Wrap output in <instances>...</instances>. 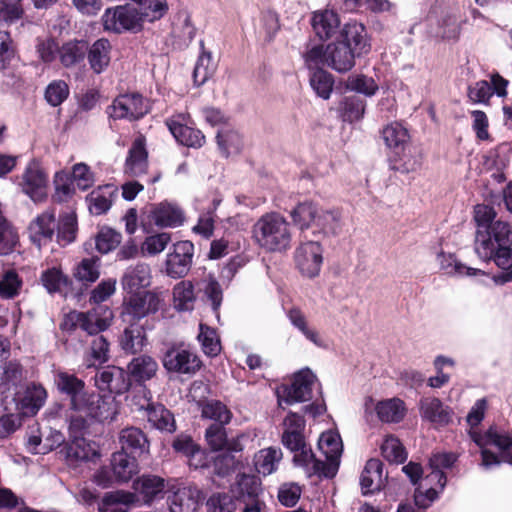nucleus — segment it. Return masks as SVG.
I'll list each match as a JSON object with an SVG mask.
<instances>
[{"mask_svg":"<svg viewBox=\"0 0 512 512\" xmlns=\"http://www.w3.org/2000/svg\"><path fill=\"white\" fill-rule=\"evenodd\" d=\"M254 243L265 252L282 253L290 249L292 230L290 222L278 212H267L252 226Z\"/></svg>","mask_w":512,"mask_h":512,"instance_id":"nucleus-1","label":"nucleus"},{"mask_svg":"<svg viewBox=\"0 0 512 512\" xmlns=\"http://www.w3.org/2000/svg\"><path fill=\"white\" fill-rule=\"evenodd\" d=\"M69 410L71 423L77 428H84L94 421L113 419L116 414L113 400L87 390L69 403Z\"/></svg>","mask_w":512,"mask_h":512,"instance_id":"nucleus-2","label":"nucleus"},{"mask_svg":"<svg viewBox=\"0 0 512 512\" xmlns=\"http://www.w3.org/2000/svg\"><path fill=\"white\" fill-rule=\"evenodd\" d=\"M495 237L490 239L491 254L479 256L484 261L494 260L495 264L505 272L494 276L496 284L512 281V229L509 224H497L494 228Z\"/></svg>","mask_w":512,"mask_h":512,"instance_id":"nucleus-3","label":"nucleus"},{"mask_svg":"<svg viewBox=\"0 0 512 512\" xmlns=\"http://www.w3.org/2000/svg\"><path fill=\"white\" fill-rule=\"evenodd\" d=\"M113 312L107 306H97L87 312L71 311L65 315L60 328L71 332L81 328L89 335L99 334L106 330L112 322Z\"/></svg>","mask_w":512,"mask_h":512,"instance_id":"nucleus-4","label":"nucleus"},{"mask_svg":"<svg viewBox=\"0 0 512 512\" xmlns=\"http://www.w3.org/2000/svg\"><path fill=\"white\" fill-rule=\"evenodd\" d=\"M324 249L318 240L301 241L293 252L298 272L305 278L313 279L320 274Z\"/></svg>","mask_w":512,"mask_h":512,"instance_id":"nucleus-5","label":"nucleus"},{"mask_svg":"<svg viewBox=\"0 0 512 512\" xmlns=\"http://www.w3.org/2000/svg\"><path fill=\"white\" fill-rule=\"evenodd\" d=\"M496 213L494 209L488 205L479 204L474 209V219L477 223V231L475 235L474 249L478 256L487 257L491 254L490 239L495 237L497 224H507L506 222L494 221Z\"/></svg>","mask_w":512,"mask_h":512,"instance_id":"nucleus-6","label":"nucleus"},{"mask_svg":"<svg viewBox=\"0 0 512 512\" xmlns=\"http://www.w3.org/2000/svg\"><path fill=\"white\" fill-rule=\"evenodd\" d=\"M49 176L38 161L32 160L25 167L19 186L33 202H44L48 197Z\"/></svg>","mask_w":512,"mask_h":512,"instance_id":"nucleus-7","label":"nucleus"},{"mask_svg":"<svg viewBox=\"0 0 512 512\" xmlns=\"http://www.w3.org/2000/svg\"><path fill=\"white\" fill-rule=\"evenodd\" d=\"M102 21L105 30L120 33L139 29L147 19L142 15V9L127 5L106 9Z\"/></svg>","mask_w":512,"mask_h":512,"instance_id":"nucleus-8","label":"nucleus"},{"mask_svg":"<svg viewBox=\"0 0 512 512\" xmlns=\"http://www.w3.org/2000/svg\"><path fill=\"white\" fill-rule=\"evenodd\" d=\"M150 110L149 102L138 93L123 94L116 97L107 107V114L114 120H138Z\"/></svg>","mask_w":512,"mask_h":512,"instance_id":"nucleus-9","label":"nucleus"},{"mask_svg":"<svg viewBox=\"0 0 512 512\" xmlns=\"http://www.w3.org/2000/svg\"><path fill=\"white\" fill-rule=\"evenodd\" d=\"M162 365L167 372L192 375L201 366L198 356L183 345H172L161 357Z\"/></svg>","mask_w":512,"mask_h":512,"instance_id":"nucleus-10","label":"nucleus"},{"mask_svg":"<svg viewBox=\"0 0 512 512\" xmlns=\"http://www.w3.org/2000/svg\"><path fill=\"white\" fill-rule=\"evenodd\" d=\"M472 440L481 448L482 466L491 468L499 465L498 456L487 449L488 445H494L500 450H508L512 446V437L507 432H502L491 427L485 434L470 432Z\"/></svg>","mask_w":512,"mask_h":512,"instance_id":"nucleus-11","label":"nucleus"},{"mask_svg":"<svg viewBox=\"0 0 512 512\" xmlns=\"http://www.w3.org/2000/svg\"><path fill=\"white\" fill-rule=\"evenodd\" d=\"M47 392L40 384L31 383L19 388L13 397L15 410L22 416H34L45 404Z\"/></svg>","mask_w":512,"mask_h":512,"instance_id":"nucleus-12","label":"nucleus"},{"mask_svg":"<svg viewBox=\"0 0 512 512\" xmlns=\"http://www.w3.org/2000/svg\"><path fill=\"white\" fill-rule=\"evenodd\" d=\"M194 245L190 241H179L173 244L172 250L167 254L165 270L172 278H181L187 275L192 265Z\"/></svg>","mask_w":512,"mask_h":512,"instance_id":"nucleus-13","label":"nucleus"},{"mask_svg":"<svg viewBox=\"0 0 512 512\" xmlns=\"http://www.w3.org/2000/svg\"><path fill=\"white\" fill-rule=\"evenodd\" d=\"M161 303L160 297L151 291L133 293L124 307V320H140L149 314L156 313Z\"/></svg>","mask_w":512,"mask_h":512,"instance_id":"nucleus-14","label":"nucleus"},{"mask_svg":"<svg viewBox=\"0 0 512 512\" xmlns=\"http://www.w3.org/2000/svg\"><path fill=\"white\" fill-rule=\"evenodd\" d=\"M509 82L498 73L490 75V82L479 80L468 87V97L473 103L487 104L493 94L498 97L507 95Z\"/></svg>","mask_w":512,"mask_h":512,"instance_id":"nucleus-15","label":"nucleus"},{"mask_svg":"<svg viewBox=\"0 0 512 512\" xmlns=\"http://www.w3.org/2000/svg\"><path fill=\"white\" fill-rule=\"evenodd\" d=\"M56 227L55 211L47 209L30 222L28 226L29 239L38 249H41L52 241Z\"/></svg>","mask_w":512,"mask_h":512,"instance_id":"nucleus-16","label":"nucleus"},{"mask_svg":"<svg viewBox=\"0 0 512 512\" xmlns=\"http://www.w3.org/2000/svg\"><path fill=\"white\" fill-rule=\"evenodd\" d=\"M94 379L95 385L100 391L122 394L130 387V379L126 371L114 365L99 370Z\"/></svg>","mask_w":512,"mask_h":512,"instance_id":"nucleus-17","label":"nucleus"},{"mask_svg":"<svg viewBox=\"0 0 512 512\" xmlns=\"http://www.w3.org/2000/svg\"><path fill=\"white\" fill-rule=\"evenodd\" d=\"M318 447L325 457L323 461L326 465V478H332L338 471L343 450L340 435L334 431L323 432L319 438Z\"/></svg>","mask_w":512,"mask_h":512,"instance_id":"nucleus-18","label":"nucleus"},{"mask_svg":"<svg viewBox=\"0 0 512 512\" xmlns=\"http://www.w3.org/2000/svg\"><path fill=\"white\" fill-rule=\"evenodd\" d=\"M338 41L350 47L356 57L367 54L371 49L365 26L357 22L346 23L340 31Z\"/></svg>","mask_w":512,"mask_h":512,"instance_id":"nucleus-19","label":"nucleus"},{"mask_svg":"<svg viewBox=\"0 0 512 512\" xmlns=\"http://www.w3.org/2000/svg\"><path fill=\"white\" fill-rule=\"evenodd\" d=\"M424 481L425 486H427L426 490L422 491L419 487L414 494L415 504L420 508L429 507L438 498L439 493L446 486L447 477L443 471L431 469Z\"/></svg>","mask_w":512,"mask_h":512,"instance_id":"nucleus-20","label":"nucleus"},{"mask_svg":"<svg viewBox=\"0 0 512 512\" xmlns=\"http://www.w3.org/2000/svg\"><path fill=\"white\" fill-rule=\"evenodd\" d=\"M184 121V115H178L167 119L166 124L180 144L193 148L202 147L205 143V136L200 130L187 126Z\"/></svg>","mask_w":512,"mask_h":512,"instance_id":"nucleus-21","label":"nucleus"},{"mask_svg":"<svg viewBox=\"0 0 512 512\" xmlns=\"http://www.w3.org/2000/svg\"><path fill=\"white\" fill-rule=\"evenodd\" d=\"M316 382V376L309 369H304L295 374L292 384L285 389V402L288 404L305 402L312 398V387Z\"/></svg>","mask_w":512,"mask_h":512,"instance_id":"nucleus-22","label":"nucleus"},{"mask_svg":"<svg viewBox=\"0 0 512 512\" xmlns=\"http://www.w3.org/2000/svg\"><path fill=\"white\" fill-rule=\"evenodd\" d=\"M355 58L350 47L338 40L326 46V66L338 73L350 71L355 65Z\"/></svg>","mask_w":512,"mask_h":512,"instance_id":"nucleus-23","label":"nucleus"},{"mask_svg":"<svg viewBox=\"0 0 512 512\" xmlns=\"http://www.w3.org/2000/svg\"><path fill=\"white\" fill-rule=\"evenodd\" d=\"M148 152L143 137L136 138L125 160L124 173L130 177H140L148 170Z\"/></svg>","mask_w":512,"mask_h":512,"instance_id":"nucleus-24","label":"nucleus"},{"mask_svg":"<svg viewBox=\"0 0 512 512\" xmlns=\"http://www.w3.org/2000/svg\"><path fill=\"white\" fill-rule=\"evenodd\" d=\"M311 25L315 35L325 41L331 39L339 31L340 18L334 10H317L313 12Z\"/></svg>","mask_w":512,"mask_h":512,"instance_id":"nucleus-25","label":"nucleus"},{"mask_svg":"<svg viewBox=\"0 0 512 512\" xmlns=\"http://www.w3.org/2000/svg\"><path fill=\"white\" fill-rule=\"evenodd\" d=\"M151 219L158 227L175 228L183 224V210L175 203L161 202L151 210Z\"/></svg>","mask_w":512,"mask_h":512,"instance_id":"nucleus-26","label":"nucleus"},{"mask_svg":"<svg viewBox=\"0 0 512 512\" xmlns=\"http://www.w3.org/2000/svg\"><path fill=\"white\" fill-rule=\"evenodd\" d=\"M165 487V480L152 474H144L133 482L135 496L141 497L147 505H150L158 497H162Z\"/></svg>","mask_w":512,"mask_h":512,"instance_id":"nucleus-27","label":"nucleus"},{"mask_svg":"<svg viewBox=\"0 0 512 512\" xmlns=\"http://www.w3.org/2000/svg\"><path fill=\"white\" fill-rule=\"evenodd\" d=\"M121 452L140 456L149 452V441L144 432L137 427H126L119 433Z\"/></svg>","mask_w":512,"mask_h":512,"instance_id":"nucleus-28","label":"nucleus"},{"mask_svg":"<svg viewBox=\"0 0 512 512\" xmlns=\"http://www.w3.org/2000/svg\"><path fill=\"white\" fill-rule=\"evenodd\" d=\"M151 269L146 263H137L129 266L121 280L123 289L129 293H135L141 288L151 284Z\"/></svg>","mask_w":512,"mask_h":512,"instance_id":"nucleus-29","label":"nucleus"},{"mask_svg":"<svg viewBox=\"0 0 512 512\" xmlns=\"http://www.w3.org/2000/svg\"><path fill=\"white\" fill-rule=\"evenodd\" d=\"M341 230V213L337 209H325L320 206L312 232L323 237L337 235Z\"/></svg>","mask_w":512,"mask_h":512,"instance_id":"nucleus-30","label":"nucleus"},{"mask_svg":"<svg viewBox=\"0 0 512 512\" xmlns=\"http://www.w3.org/2000/svg\"><path fill=\"white\" fill-rule=\"evenodd\" d=\"M112 46L107 39L96 40L89 48L87 47V59L92 71L100 74L106 70L111 60Z\"/></svg>","mask_w":512,"mask_h":512,"instance_id":"nucleus-31","label":"nucleus"},{"mask_svg":"<svg viewBox=\"0 0 512 512\" xmlns=\"http://www.w3.org/2000/svg\"><path fill=\"white\" fill-rule=\"evenodd\" d=\"M419 409L422 418L429 422L446 425L451 421V410L444 406L438 398L421 399Z\"/></svg>","mask_w":512,"mask_h":512,"instance_id":"nucleus-32","label":"nucleus"},{"mask_svg":"<svg viewBox=\"0 0 512 512\" xmlns=\"http://www.w3.org/2000/svg\"><path fill=\"white\" fill-rule=\"evenodd\" d=\"M375 411L380 421L399 423L405 418L407 407L402 399L393 397L377 402Z\"/></svg>","mask_w":512,"mask_h":512,"instance_id":"nucleus-33","label":"nucleus"},{"mask_svg":"<svg viewBox=\"0 0 512 512\" xmlns=\"http://www.w3.org/2000/svg\"><path fill=\"white\" fill-rule=\"evenodd\" d=\"M129 375L136 382H146L152 379L158 369V363L155 358L150 355L142 354L134 357L127 366Z\"/></svg>","mask_w":512,"mask_h":512,"instance_id":"nucleus-34","label":"nucleus"},{"mask_svg":"<svg viewBox=\"0 0 512 512\" xmlns=\"http://www.w3.org/2000/svg\"><path fill=\"white\" fill-rule=\"evenodd\" d=\"M111 466L118 482H128L139 471L136 456L121 451L112 455Z\"/></svg>","mask_w":512,"mask_h":512,"instance_id":"nucleus-35","label":"nucleus"},{"mask_svg":"<svg viewBox=\"0 0 512 512\" xmlns=\"http://www.w3.org/2000/svg\"><path fill=\"white\" fill-rule=\"evenodd\" d=\"M320 206L312 201L297 204L289 213L293 224L304 232L313 228Z\"/></svg>","mask_w":512,"mask_h":512,"instance_id":"nucleus-36","label":"nucleus"},{"mask_svg":"<svg viewBox=\"0 0 512 512\" xmlns=\"http://www.w3.org/2000/svg\"><path fill=\"white\" fill-rule=\"evenodd\" d=\"M136 502L135 494L123 490L107 492L98 505V512H128Z\"/></svg>","mask_w":512,"mask_h":512,"instance_id":"nucleus-37","label":"nucleus"},{"mask_svg":"<svg viewBox=\"0 0 512 512\" xmlns=\"http://www.w3.org/2000/svg\"><path fill=\"white\" fill-rule=\"evenodd\" d=\"M294 453L293 461L295 465L302 467L306 474L310 477L317 475L326 477V465L320 458H316L310 447L306 444L299 450L292 451Z\"/></svg>","mask_w":512,"mask_h":512,"instance_id":"nucleus-38","label":"nucleus"},{"mask_svg":"<svg viewBox=\"0 0 512 512\" xmlns=\"http://www.w3.org/2000/svg\"><path fill=\"white\" fill-rule=\"evenodd\" d=\"M382 483L383 463L379 459L368 460L360 476V485L363 494H369L379 490Z\"/></svg>","mask_w":512,"mask_h":512,"instance_id":"nucleus-39","label":"nucleus"},{"mask_svg":"<svg viewBox=\"0 0 512 512\" xmlns=\"http://www.w3.org/2000/svg\"><path fill=\"white\" fill-rule=\"evenodd\" d=\"M146 343L147 338L143 325L131 321L120 338L122 349L127 353L135 354L142 351Z\"/></svg>","mask_w":512,"mask_h":512,"instance_id":"nucleus-40","label":"nucleus"},{"mask_svg":"<svg viewBox=\"0 0 512 512\" xmlns=\"http://www.w3.org/2000/svg\"><path fill=\"white\" fill-rule=\"evenodd\" d=\"M437 263L440 270L449 276H477L484 275V272L477 268L464 265L456 259L453 254L440 252L437 254Z\"/></svg>","mask_w":512,"mask_h":512,"instance_id":"nucleus-41","label":"nucleus"},{"mask_svg":"<svg viewBox=\"0 0 512 512\" xmlns=\"http://www.w3.org/2000/svg\"><path fill=\"white\" fill-rule=\"evenodd\" d=\"M382 137L386 146L396 154L404 151L410 140L408 130L398 122H392L385 126L382 130Z\"/></svg>","mask_w":512,"mask_h":512,"instance_id":"nucleus-42","label":"nucleus"},{"mask_svg":"<svg viewBox=\"0 0 512 512\" xmlns=\"http://www.w3.org/2000/svg\"><path fill=\"white\" fill-rule=\"evenodd\" d=\"M286 316L290 323L297 328L307 340L317 347L325 346L324 340L320 336L319 332L316 329L309 327L306 315L299 307L293 306L287 309Z\"/></svg>","mask_w":512,"mask_h":512,"instance_id":"nucleus-43","label":"nucleus"},{"mask_svg":"<svg viewBox=\"0 0 512 512\" xmlns=\"http://www.w3.org/2000/svg\"><path fill=\"white\" fill-rule=\"evenodd\" d=\"M283 453L280 448L268 447L261 449L254 456L256 471L263 476L276 472L282 460Z\"/></svg>","mask_w":512,"mask_h":512,"instance_id":"nucleus-44","label":"nucleus"},{"mask_svg":"<svg viewBox=\"0 0 512 512\" xmlns=\"http://www.w3.org/2000/svg\"><path fill=\"white\" fill-rule=\"evenodd\" d=\"M197 491L180 487L168 497L170 512H193L197 507Z\"/></svg>","mask_w":512,"mask_h":512,"instance_id":"nucleus-45","label":"nucleus"},{"mask_svg":"<svg viewBox=\"0 0 512 512\" xmlns=\"http://www.w3.org/2000/svg\"><path fill=\"white\" fill-rule=\"evenodd\" d=\"M116 192L113 185H105L93 190L86 198L89 210L94 215L106 213L112 205V197Z\"/></svg>","mask_w":512,"mask_h":512,"instance_id":"nucleus-46","label":"nucleus"},{"mask_svg":"<svg viewBox=\"0 0 512 512\" xmlns=\"http://www.w3.org/2000/svg\"><path fill=\"white\" fill-rule=\"evenodd\" d=\"M54 384L58 391L65 394L69 403L77 398L85 389V382L74 374L58 371L54 376Z\"/></svg>","mask_w":512,"mask_h":512,"instance_id":"nucleus-47","label":"nucleus"},{"mask_svg":"<svg viewBox=\"0 0 512 512\" xmlns=\"http://www.w3.org/2000/svg\"><path fill=\"white\" fill-rule=\"evenodd\" d=\"M199 407L202 418L212 420L217 425H227L233 417L231 410L220 400L199 402Z\"/></svg>","mask_w":512,"mask_h":512,"instance_id":"nucleus-48","label":"nucleus"},{"mask_svg":"<svg viewBox=\"0 0 512 512\" xmlns=\"http://www.w3.org/2000/svg\"><path fill=\"white\" fill-rule=\"evenodd\" d=\"M260 490V482L253 475L240 474L236 478V482L231 486V492L234 497L243 499V501H251L257 499Z\"/></svg>","mask_w":512,"mask_h":512,"instance_id":"nucleus-49","label":"nucleus"},{"mask_svg":"<svg viewBox=\"0 0 512 512\" xmlns=\"http://www.w3.org/2000/svg\"><path fill=\"white\" fill-rule=\"evenodd\" d=\"M148 421L157 429L167 432L175 430V422L171 412L162 404L148 402L146 406Z\"/></svg>","mask_w":512,"mask_h":512,"instance_id":"nucleus-50","label":"nucleus"},{"mask_svg":"<svg viewBox=\"0 0 512 512\" xmlns=\"http://www.w3.org/2000/svg\"><path fill=\"white\" fill-rule=\"evenodd\" d=\"M87 51V44L84 41H69L63 44L58 51V57L61 64L66 67H72L84 59Z\"/></svg>","mask_w":512,"mask_h":512,"instance_id":"nucleus-51","label":"nucleus"},{"mask_svg":"<svg viewBox=\"0 0 512 512\" xmlns=\"http://www.w3.org/2000/svg\"><path fill=\"white\" fill-rule=\"evenodd\" d=\"M89 354L87 356V367H93L107 362L110 358V342L101 334L92 335Z\"/></svg>","mask_w":512,"mask_h":512,"instance_id":"nucleus-52","label":"nucleus"},{"mask_svg":"<svg viewBox=\"0 0 512 512\" xmlns=\"http://www.w3.org/2000/svg\"><path fill=\"white\" fill-rule=\"evenodd\" d=\"M196 300L194 285L191 281H180L173 288L174 307L178 311H190Z\"/></svg>","mask_w":512,"mask_h":512,"instance_id":"nucleus-53","label":"nucleus"},{"mask_svg":"<svg viewBox=\"0 0 512 512\" xmlns=\"http://www.w3.org/2000/svg\"><path fill=\"white\" fill-rule=\"evenodd\" d=\"M173 448L175 451L183 453L185 456L191 458L190 465L195 468L204 467V452L201 451L188 436L177 437L173 441Z\"/></svg>","mask_w":512,"mask_h":512,"instance_id":"nucleus-54","label":"nucleus"},{"mask_svg":"<svg viewBox=\"0 0 512 512\" xmlns=\"http://www.w3.org/2000/svg\"><path fill=\"white\" fill-rule=\"evenodd\" d=\"M198 340L201 343L203 352L210 356H217L221 351L219 336L215 329L206 324L200 323Z\"/></svg>","mask_w":512,"mask_h":512,"instance_id":"nucleus-55","label":"nucleus"},{"mask_svg":"<svg viewBox=\"0 0 512 512\" xmlns=\"http://www.w3.org/2000/svg\"><path fill=\"white\" fill-rule=\"evenodd\" d=\"M99 268V257L84 258L75 267L74 277L81 282H95L100 276Z\"/></svg>","mask_w":512,"mask_h":512,"instance_id":"nucleus-56","label":"nucleus"},{"mask_svg":"<svg viewBox=\"0 0 512 512\" xmlns=\"http://www.w3.org/2000/svg\"><path fill=\"white\" fill-rule=\"evenodd\" d=\"M23 281L15 270H7L0 277V298L13 299L20 294Z\"/></svg>","mask_w":512,"mask_h":512,"instance_id":"nucleus-57","label":"nucleus"},{"mask_svg":"<svg viewBox=\"0 0 512 512\" xmlns=\"http://www.w3.org/2000/svg\"><path fill=\"white\" fill-rule=\"evenodd\" d=\"M40 280L50 294L60 292L68 284V278L60 267H51L44 270Z\"/></svg>","mask_w":512,"mask_h":512,"instance_id":"nucleus-58","label":"nucleus"},{"mask_svg":"<svg viewBox=\"0 0 512 512\" xmlns=\"http://www.w3.org/2000/svg\"><path fill=\"white\" fill-rule=\"evenodd\" d=\"M310 85L319 97L329 99L333 90L334 80L327 71L316 69L310 77Z\"/></svg>","mask_w":512,"mask_h":512,"instance_id":"nucleus-59","label":"nucleus"},{"mask_svg":"<svg viewBox=\"0 0 512 512\" xmlns=\"http://www.w3.org/2000/svg\"><path fill=\"white\" fill-rule=\"evenodd\" d=\"M218 145L225 156L237 154L243 147L240 134L232 130H221L217 133Z\"/></svg>","mask_w":512,"mask_h":512,"instance_id":"nucleus-60","label":"nucleus"},{"mask_svg":"<svg viewBox=\"0 0 512 512\" xmlns=\"http://www.w3.org/2000/svg\"><path fill=\"white\" fill-rule=\"evenodd\" d=\"M346 88L350 91L371 97L378 91V85L372 77L363 74L351 75L346 80Z\"/></svg>","mask_w":512,"mask_h":512,"instance_id":"nucleus-61","label":"nucleus"},{"mask_svg":"<svg viewBox=\"0 0 512 512\" xmlns=\"http://www.w3.org/2000/svg\"><path fill=\"white\" fill-rule=\"evenodd\" d=\"M98 456L94 446L84 438H76L67 450V457L76 461H89Z\"/></svg>","mask_w":512,"mask_h":512,"instance_id":"nucleus-62","label":"nucleus"},{"mask_svg":"<svg viewBox=\"0 0 512 512\" xmlns=\"http://www.w3.org/2000/svg\"><path fill=\"white\" fill-rule=\"evenodd\" d=\"M340 108L344 121H358L364 115L365 101L357 96L345 97L340 104Z\"/></svg>","mask_w":512,"mask_h":512,"instance_id":"nucleus-63","label":"nucleus"},{"mask_svg":"<svg viewBox=\"0 0 512 512\" xmlns=\"http://www.w3.org/2000/svg\"><path fill=\"white\" fill-rule=\"evenodd\" d=\"M216 66L212 56L208 52H203L195 65L193 71L194 83L198 86L203 85L215 72Z\"/></svg>","mask_w":512,"mask_h":512,"instance_id":"nucleus-64","label":"nucleus"}]
</instances>
